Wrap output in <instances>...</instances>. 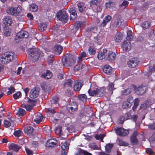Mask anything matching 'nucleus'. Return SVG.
<instances>
[{
    "mask_svg": "<svg viewBox=\"0 0 155 155\" xmlns=\"http://www.w3.org/2000/svg\"><path fill=\"white\" fill-rule=\"evenodd\" d=\"M6 12L8 14L16 17L19 20L24 16L21 7L19 6L17 8L9 7L6 10Z\"/></svg>",
    "mask_w": 155,
    "mask_h": 155,
    "instance_id": "nucleus-1",
    "label": "nucleus"
},
{
    "mask_svg": "<svg viewBox=\"0 0 155 155\" xmlns=\"http://www.w3.org/2000/svg\"><path fill=\"white\" fill-rule=\"evenodd\" d=\"M16 57L15 54L12 52H6L1 57L0 61L2 64H5L12 61Z\"/></svg>",
    "mask_w": 155,
    "mask_h": 155,
    "instance_id": "nucleus-2",
    "label": "nucleus"
},
{
    "mask_svg": "<svg viewBox=\"0 0 155 155\" xmlns=\"http://www.w3.org/2000/svg\"><path fill=\"white\" fill-rule=\"evenodd\" d=\"M27 53L31 57V60L32 62H34L37 61L40 56V52L36 48H29Z\"/></svg>",
    "mask_w": 155,
    "mask_h": 155,
    "instance_id": "nucleus-3",
    "label": "nucleus"
},
{
    "mask_svg": "<svg viewBox=\"0 0 155 155\" xmlns=\"http://www.w3.org/2000/svg\"><path fill=\"white\" fill-rule=\"evenodd\" d=\"M89 95L91 96L101 97L104 95L105 92L103 88H96L92 91L89 89L88 91Z\"/></svg>",
    "mask_w": 155,
    "mask_h": 155,
    "instance_id": "nucleus-4",
    "label": "nucleus"
},
{
    "mask_svg": "<svg viewBox=\"0 0 155 155\" xmlns=\"http://www.w3.org/2000/svg\"><path fill=\"white\" fill-rule=\"evenodd\" d=\"M73 55H68L64 56L62 59L61 61L64 66H72L74 64V61L73 58Z\"/></svg>",
    "mask_w": 155,
    "mask_h": 155,
    "instance_id": "nucleus-5",
    "label": "nucleus"
},
{
    "mask_svg": "<svg viewBox=\"0 0 155 155\" xmlns=\"http://www.w3.org/2000/svg\"><path fill=\"white\" fill-rule=\"evenodd\" d=\"M102 0H92L90 2L91 6L94 12H98L101 11L102 8L100 3Z\"/></svg>",
    "mask_w": 155,
    "mask_h": 155,
    "instance_id": "nucleus-6",
    "label": "nucleus"
},
{
    "mask_svg": "<svg viewBox=\"0 0 155 155\" xmlns=\"http://www.w3.org/2000/svg\"><path fill=\"white\" fill-rule=\"evenodd\" d=\"M57 18L63 23L67 22L68 19V14L64 10H60L56 14Z\"/></svg>",
    "mask_w": 155,
    "mask_h": 155,
    "instance_id": "nucleus-7",
    "label": "nucleus"
},
{
    "mask_svg": "<svg viewBox=\"0 0 155 155\" xmlns=\"http://www.w3.org/2000/svg\"><path fill=\"white\" fill-rule=\"evenodd\" d=\"M29 36L28 32L26 31H21L19 32L16 35L15 39L16 42H19V38L21 39L23 38H27Z\"/></svg>",
    "mask_w": 155,
    "mask_h": 155,
    "instance_id": "nucleus-8",
    "label": "nucleus"
},
{
    "mask_svg": "<svg viewBox=\"0 0 155 155\" xmlns=\"http://www.w3.org/2000/svg\"><path fill=\"white\" fill-rule=\"evenodd\" d=\"M139 63V61L137 58H132L127 61V64L128 67L130 68H134Z\"/></svg>",
    "mask_w": 155,
    "mask_h": 155,
    "instance_id": "nucleus-9",
    "label": "nucleus"
},
{
    "mask_svg": "<svg viewBox=\"0 0 155 155\" xmlns=\"http://www.w3.org/2000/svg\"><path fill=\"white\" fill-rule=\"evenodd\" d=\"M74 83V81L71 79H68L66 80L63 84L64 87L67 90L68 93H69L70 90L72 88V85Z\"/></svg>",
    "mask_w": 155,
    "mask_h": 155,
    "instance_id": "nucleus-10",
    "label": "nucleus"
},
{
    "mask_svg": "<svg viewBox=\"0 0 155 155\" xmlns=\"http://www.w3.org/2000/svg\"><path fill=\"white\" fill-rule=\"evenodd\" d=\"M116 133L120 136H124L128 134L129 131L121 127H117L116 130Z\"/></svg>",
    "mask_w": 155,
    "mask_h": 155,
    "instance_id": "nucleus-11",
    "label": "nucleus"
},
{
    "mask_svg": "<svg viewBox=\"0 0 155 155\" xmlns=\"http://www.w3.org/2000/svg\"><path fill=\"white\" fill-rule=\"evenodd\" d=\"M58 142L56 139H50L48 140L46 146L48 147H54L57 146Z\"/></svg>",
    "mask_w": 155,
    "mask_h": 155,
    "instance_id": "nucleus-12",
    "label": "nucleus"
},
{
    "mask_svg": "<svg viewBox=\"0 0 155 155\" xmlns=\"http://www.w3.org/2000/svg\"><path fill=\"white\" fill-rule=\"evenodd\" d=\"M39 88L37 87H34L31 91L30 97L32 98H35L38 96L39 94Z\"/></svg>",
    "mask_w": 155,
    "mask_h": 155,
    "instance_id": "nucleus-13",
    "label": "nucleus"
},
{
    "mask_svg": "<svg viewBox=\"0 0 155 155\" xmlns=\"http://www.w3.org/2000/svg\"><path fill=\"white\" fill-rule=\"evenodd\" d=\"M116 58L115 53L110 51H108L106 54V59L110 61H114Z\"/></svg>",
    "mask_w": 155,
    "mask_h": 155,
    "instance_id": "nucleus-14",
    "label": "nucleus"
},
{
    "mask_svg": "<svg viewBox=\"0 0 155 155\" xmlns=\"http://www.w3.org/2000/svg\"><path fill=\"white\" fill-rule=\"evenodd\" d=\"M138 135V132L137 131H134L131 137L130 141L132 145H136L138 144V141L136 137Z\"/></svg>",
    "mask_w": 155,
    "mask_h": 155,
    "instance_id": "nucleus-15",
    "label": "nucleus"
},
{
    "mask_svg": "<svg viewBox=\"0 0 155 155\" xmlns=\"http://www.w3.org/2000/svg\"><path fill=\"white\" fill-rule=\"evenodd\" d=\"M147 89L146 86L141 85L138 87L136 89L137 93L139 95L143 94Z\"/></svg>",
    "mask_w": 155,
    "mask_h": 155,
    "instance_id": "nucleus-16",
    "label": "nucleus"
},
{
    "mask_svg": "<svg viewBox=\"0 0 155 155\" xmlns=\"http://www.w3.org/2000/svg\"><path fill=\"white\" fill-rule=\"evenodd\" d=\"M70 14V20H74L77 17V12L75 9L73 8H70L69 10Z\"/></svg>",
    "mask_w": 155,
    "mask_h": 155,
    "instance_id": "nucleus-17",
    "label": "nucleus"
},
{
    "mask_svg": "<svg viewBox=\"0 0 155 155\" xmlns=\"http://www.w3.org/2000/svg\"><path fill=\"white\" fill-rule=\"evenodd\" d=\"M12 22V19L9 16H6L5 17L4 19L3 20V24L6 27L10 26Z\"/></svg>",
    "mask_w": 155,
    "mask_h": 155,
    "instance_id": "nucleus-18",
    "label": "nucleus"
},
{
    "mask_svg": "<svg viewBox=\"0 0 155 155\" xmlns=\"http://www.w3.org/2000/svg\"><path fill=\"white\" fill-rule=\"evenodd\" d=\"M111 18V17L110 15L106 16L101 24V27H105L107 24L110 22Z\"/></svg>",
    "mask_w": 155,
    "mask_h": 155,
    "instance_id": "nucleus-19",
    "label": "nucleus"
},
{
    "mask_svg": "<svg viewBox=\"0 0 155 155\" xmlns=\"http://www.w3.org/2000/svg\"><path fill=\"white\" fill-rule=\"evenodd\" d=\"M34 121L37 124H39L41 122L42 120L43 115L41 113H40L35 114Z\"/></svg>",
    "mask_w": 155,
    "mask_h": 155,
    "instance_id": "nucleus-20",
    "label": "nucleus"
},
{
    "mask_svg": "<svg viewBox=\"0 0 155 155\" xmlns=\"http://www.w3.org/2000/svg\"><path fill=\"white\" fill-rule=\"evenodd\" d=\"M63 47L60 45H56L54 48V51L55 54H60L62 52Z\"/></svg>",
    "mask_w": 155,
    "mask_h": 155,
    "instance_id": "nucleus-21",
    "label": "nucleus"
},
{
    "mask_svg": "<svg viewBox=\"0 0 155 155\" xmlns=\"http://www.w3.org/2000/svg\"><path fill=\"white\" fill-rule=\"evenodd\" d=\"M33 128L31 126H28L24 129V132L25 134L28 135H32L33 134Z\"/></svg>",
    "mask_w": 155,
    "mask_h": 155,
    "instance_id": "nucleus-22",
    "label": "nucleus"
},
{
    "mask_svg": "<svg viewBox=\"0 0 155 155\" xmlns=\"http://www.w3.org/2000/svg\"><path fill=\"white\" fill-rule=\"evenodd\" d=\"M86 24L87 22L85 21H77L74 24V27L75 29L76 30H78L82 26L84 25H86Z\"/></svg>",
    "mask_w": 155,
    "mask_h": 155,
    "instance_id": "nucleus-23",
    "label": "nucleus"
},
{
    "mask_svg": "<svg viewBox=\"0 0 155 155\" xmlns=\"http://www.w3.org/2000/svg\"><path fill=\"white\" fill-rule=\"evenodd\" d=\"M61 148L62 150V152L65 153H67L69 147L68 145V143L66 141L63 142H61Z\"/></svg>",
    "mask_w": 155,
    "mask_h": 155,
    "instance_id": "nucleus-24",
    "label": "nucleus"
},
{
    "mask_svg": "<svg viewBox=\"0 0 155 155\" xmlns=\"http://www.w3.org/2000/svg\"><path fill=\"white\" fill-rule=\"evenodd\" d=\"M107 51V50L106 49H104L103 52L100 53H99L97 55V58L99 60H102L106 58V54Z\"/></svg>",
    "mask_w": 155,
    "mask_h": 155,
    "instance_id": "nucleus-25",
    "label": "nucleus"
},
{
    "mask_svg": "<svg viewBox=\"0 0 155 155\" xmlns=\"http://www.w3.org/2000/svg\"><path fill=\"white\" fill-rule=\"evenodd\" d=\"M103 71L107 74H111L112 72V68L109 65H106L104 66L103 69Z\"/></svg>",
    "mask_w": 155,
    "mask_h": 155,
    "instance_id": "nucleus-26",
    "label": "nucleus"
},
{
    "mask_svg": "<svg viewBox=\"0 0 155 155\" xmlns=\"http://www.w3.org/2000/svg\"><path fill=\"white\" fill-rule=\"evenodd\" d=\"M20 147L19 146L15 143H12L10 144L9 147V148L10 149L16 152H18L20 149Z\"/></svg>",
    "mask_w": 155,
    "mask_h": 155,
    "instance_id": "nucleus-27",
    "label": "nucleus"
},
{
    "mask_svg": "<svg viewBox=\"0 0 155 155\" xmlns=\"http://www.w3.org/2000/svg\"><path fill=\"white\" fill-rule=\"evenodd\" d=\"M131 43L130 42H127L126 41H124L123 42L122 47L123 50L124 51H127L129 48H131Z\"/></svg>",
    "mask_w": 155,
    "mask_h": 155,
    "instance_id": "nucleus-28",
    "label": "nucleus"
},
{
    "mask_svg": "<svg viewBox=\"0 0 155 155\" xmlns=\"http://www.w3.org/2000/svg\"><path fill=\"white\" fill-rule=\"evenodd\" d=\"M77 6L78 10L80 12H83L86 9V7L84 6V4L83 2L78 3Z\"/></svg>",
    "mask_w": 155,
    "mask_h": 155,
    "instance_id": "nucleus-29",
    "label": "nucleus"
},
{
    "mask_svg": "<svg viewBox=\"0 0 155 155\" xmlns=\"http://www.w3.org/2000/svg\"><path fill=\"white\" fill-rule=\"evenodd\" d=\"M13 122L14 121L12 119V117L9 119L8 120H5L4 122V126L6 128H8L11 126V123Z\"/></svg>",
    "mask_w": 155,
    "mask_h": 155,
    "instance_id": "nucleus-30",
    "label": "nucleus"
},
{
    "mask_svg": "<svg viewBox=\"0 0 155 155\" xmlns=\"http://www.w3.org/2000/svg\"><path fill=\"white\" fill-rule=\"evenodd\" d=\"M115 3L110 0L108 2H106L105 5V6L106 8L110 9L112 8L115 6Z\"/></svg>",
    "mask_w": 155,
    "mask_h": 155,
    "instance_id": "nucleus-31",
    "label": "nucleus"
},
{
    "mask_svg": "<svg viewBox=\"0 0 155 155\" xmlns=\"http://www.w3.org/2000/svg\"><path fill=\"white\" fill-rule=\"evenodd\" d=\"M123 38V34L121 32H118L115 35L114 40L117 42L121 41Z\"/></svg>",
    "mask_w": 155,
    "mask_h": 155,
    "instance_id": "nucleus-32",
    "label": "nucleus"
},
{
    "mask_svg": "<svg viewBox=\"0 0 155 155\" xmlns=\"http://www.w3.org/2000/svg\"><path fill=\"white\" fill-rule=\"evenodd\" d=\"M40 86L42 89L45 92H47L49 90V88L48 86L46 83L44 82L41 83L40 84Z\"/></svg>",
    "mask_w": 155,
    "mask_h": 155,
    "instance_id": "nucleus-33",
    "label": "nucleus"
},
{
    "mask_svg": "<svg viewBox=\"0 0 155 155\" xmlns=\"http://www.w3.org/2000/svg\"><path fill=\"white\" fill-rule=\"evenodd\" d=\"M41 76L44 78L48 79L51 77L52 74L50 71L47 70L46 73L42 74Z\"/></svg>",
    "mask_w": 155,
    "mask_h": 155,
    "instance_id": "nucleus-34",
    "label": "nucleus"
},
{
    "mask_svg": "<svg viewBox=\"0 0 155 155\" xmlns=\"http://www.w3.org/2000/svg\"><path fill=\"white\" fill-rule=\"evenodd\" d=\"M78 98L83 103L86 102L87 100V96L85 94H81L78 96Z\"/></svg>",
    "mask_w": 155,
    "mask_h": 155,
    "instance_id": "nucleus-35",
    "label": "nucleus"
},
{
    "mask_svg": "<svg viewBox=\"0 0 155 155\" xmlns=\"http://www.w3.org/2000/svg\"><path fill=\"white\" fill-rule=\"evenodd\" d=\"M82 86L80 82H77L75 83V84L74 85V91H79L81 87Z\"/></svg>",
    "mask_w": 155,
    "mask_h": 155,
    "instance_id": "nucleus-36",
    "label": "nucleus"
},
{
    "mask_svg": "<svg viewBox=\"0 0 155 155\" xmlns=\"http://www.w3.org/2000/svg\"><path fill=\"white\" fill-rule=\"evenodd\" d=\"M38 9V6L35 4H32L30 5V10L32 12H36L37 11Z\"/></svg>",
    "mask_w": 155,
    "mask_h": 155,
    "instance_id": "nucleus-37",
    "label": "nucleus"
},
{
    "mask_svg": "<svg viewBox=\"0 0 155 155\" xmlns=\"http://www.w3.org/2000/svg\"><path fill=\"white\" fill-rule=\"evenodd\" d=\"M87 31L89 33H97V28L95 27L88 28L87 29Z\"/></svg>",
    "mask_w": 155,
    "mask_h": 155,
    "instance_id": "nucleus-38",
    "label": "nucleus"
},
{
    "mask_svg": "<svg viewBox=\"0 0 155 155\" xmlns=\"http://www.w3.org/2000/svg\"><path fill=\"white\" fill-rule=\"evenodd\" d=\"M121 19V18L120 15H118L117 17V18L115 21L117 27H119L121 25L122 21Z\"/></svg>",
    "mask_w": 155,
    "mask_h": 155,
    "instance_id": "nucleus-39",
    "label": "nucleus"
},
{
    "mask_svg": "<svg viewBox=\"0 0 155 155\" xmlns=\"http://www.w3.org/2000/svg\"><path fill=\"white\" fill-rule=\"evenodd\" d=\"M113 146L114 145L112 143H108L107 144L105 147V150L106 152L107 153H110Z\"/></svg>",
    "mask_w": 155,
    "mask_h": 155,
    "instance_id": "nucleus-40",
    "label": "nucleus"
},
{
    "mask_svg": "<svg viewBox=\"0 0 155 155\" xmlns=\"http://www.w3.org/2000/svg\"><path fill=\"white\" fill-rule=\"evenodd\" d=\"M66 108L69 113L71 114H74L75 113V111L77 110L67 105Z\"/></svg>",
    "mask_w": 155,
    "mask_h": 155,
    "instance_id": "nucleus-41",
    "label": "nucleus"
},
{
    "mask_svg": "<svg viewBox=\"0 0 155 155\" xmlns=\"http://www.w3.org/2000/svg\"><path fill=\"white\" fill-rule=\"evenodd\" d=\"M47 27V24L45 23H41L39 26V29L41 31H42L45 30Z\"/></svg>",
    "mask_w": 155,
    "mask_h": 155,
    "instance_id": "nucleus-42",
    "label": "nucleus"
},
{
    "mask_svg": "<svg viewBox=\"0 0 155 155\" xmlns=\"http://www.w3.org/2000/svg\"><path fill=\"white\" fill-rule=\"evenodd\" d=\"M67 105L77 109H78V105L77 103L75 102H71Z\"/></svg>",
    "mask_w": 155,
    "mask_h": 155,
    "instance_id": "nucleus-43",
    "label": "nucleus"
},
{
    "mask_svg": "<svg viewBox=\"0 0 155 155\" xmlns=\"http://www.w3.org/2000/svg\"><path fill=\"white\" fill-rule=\"evenodd\" d=\"M133 37L132 31L131 30H128L127 32V40L129 41H130L133 38Z\"/></svg>",
    "mask_w": 155,
    "mask_h": 155,
    "instance_id": "nucleus-44",
    "label": "nucleus"
},
{
    "mask_svg": "<svg viewBox=\"0 0 155 155\" xmlns=\"http://www.w3.org/2000/svg\"><path fill=\"white\" fill-rule=\"evenodd\" d=\"M58 99L59 98L57 96L54 97L51 101V104H55L56 105V107L57 106H58L59 103L58 101Z\"/></svg>",
    "mask_w": 155,
    "mask_h": 155,
    "instance_id": "nucleus-45",
    "label": "nucleus"
},
{
    "mask_svg": "<svg viewBox=\"0 0 155 155\" xmlns=\"http://www.w3.org/2000/svg\"><path fill=\"white\" fill-rule=\"evenodd\" d=\"M23 134L22 131L20 130H17L14 131L13 134L15 137H19Z\"/></svg>",
    "mask_w": 155,
    "mask_h": 155,
    "instance_id": "nucleus-46",
    "label": "nucleus"
},
{
    "mask_svg": "<svg viewBox=\"0 0 155 155\" xmlns=\"http://www.w3.org/2000/svg\"><path fill=\"white\" fill-rule=\"evenodd\" d=\"M62 127L61 126H58L56 127L55 130V133L57 135H59L60 136H62Z\"/></svg>",
    "mask_w": 155,
    "mask_h": 155,
    "instance_id": "nucleus-47",
    "label": "nucleus"
},
{
    "mask_svg": "<svg viewBox=\"0 0 155 155\" xmlns=\"http://www.w3.org/2000/svg\"><path fill=\"white\" fill-rule=\"evenodd\" d=\"M131 92V89L130 88H128L124 89L122 91V94L123 95H127L130 94Z\"/></svg>",
    "mask_w": 155,
    "mask_h": 155,
    "instance_id": "nucleus-48",
    "label": "nucleus"
},
{
    "mask_svg": "<svg viewBox=\"0 0 155 155\" xmlns=\"http://www.w3.org/2000/svg\"><path fill=\"white\" fill-rule=\"evenodd\" d=\"M139 102V100L138 98H135L134 101V104L133 107V109L134 110H135L138 105Z\"/></svg>",
    "mask_w": 155,
    "mask_h": 155,
    "instance_id": "nucleus-49",
    "label": "nucleus"
},
{
    "mask_svg": "<svg viewBox=\"0 0 155 155\" xmlns=\"http://www.w3.org/2000/svg\"><path fill=\"white\" fill-rule=\"evenodd\" d=\"M8 90L9 91H8L7 93V95H8L12 94L15 91V88L12 87V86H11L8 87Z\"/></svg>",
    "mask_w": 155,
    "mask_h": 155,
    "instance_id": "nucleus-50",
    "label": "nucleus"
},
{
    "mask_svg": "<svg viewBox=\"0 0 155 155\" xmlns=\"http://www.w3.org/2000/svg\"><path fill=\"white\" fill-rule=\"evenodd\" d=\"M118 143L120 146H127L129 144L128 143L121 140H118Z\"/></svg>",
    "mask_w": 155,
    "mask_h": 155,
    "instance_id": "nucleus-51",
    "label": "nucleus"
},
{
    "mask_svg": "<svg viewBox=\"0 0 155 155\" xmlns=\"http://www.w3.org/2000/svg\"><path fill=\"white\" fill-rule=\"evenodd\" d=\"M141 26L143 29H146L149 28L150 25L147 21H145L142 24Z\"/></svg>",
    "mask_w": 155,
    "mask_h": 155,
    "instance_id": "nucleus-52",
    "label": "nucleus"
},
{
    "mask_svg": "<svg viewBox=\"0 0 155 155\" xmlns=\"http://www.w3.org/2000/svg\"><path fill=\"white\" fill-rule=\"evenodd\" d=\"M27 98L28 99V102L29 103L31 104V105H32L33 107L37 103V101L36 100L31 99L30 98L28 97Z\"/></svg>",
    "mask_w": 155,
    "mask_h": 155,
    "instance_id": "nucleus-53",
    "label": "nucleus"
},
{
    "mask_svg": "<svg viewBox=\"0 0 155 155\" xmlns=\"http://www.w3.org/2000/svg\"><path fill=\"white\" fill-rule=\"evenodd\" d=\"M21 93L20 92H18L13 95V97L15 99H17L19 98V97L21 96Z\"/></svg>",
    "mask_w": 155,
    "mask_h": 155,
    "instance_id": "nucleus-54",
    "label": "nucleus"
},
{
    "mask_svg": "<svg viewBox=\"0 0 155 155\" xmlns=\"http://www.w3.org/2000/svg\"><path fill=\"white\" fill-rule=\"evenodd\" d=\"M114 86V84L112 83H110L107 86V89L110 91H111L113 90Z\"/></svg>",
    "mask_w": 155,
    "mask_h": 155,
    "instance_id": "nucleus-55",
    "label": "nucleus"
},
{
    "mask_svg": "<svg viewBox=\"0 0 155 155\" xmlns=\"http://www.w3.org/2000/svg\"><path fill=\"white\" fill-rule=\"evenodd\" d=\"M18 113L20 116H23L25 114L26 111L22 108H20L19 109Z\"/></svg>",
    "mask_w": 155,
    "mask_h": 155,
    "instance_id": "nucleus-56",
    "label": "nucleus"
},
{
    "mask_svg": "<svg viewBox=\"0 0 155 155\" xmlns=\"http://www.w3.org/2000/svg\"><path fill=\"white\" fill-rule=\"evenodd\" d=\"M146 152L150 155H152L154 153L153 150L150 148H146Z\"/></svg>",
    "mask_w": 155,
    "mask_h": 155,
    "instance_id": "nucleus-57",
    "label": "nucleus"
},
{
    "mask_svg": "<svg viewBox=\"0 0 155 155\" xmlns=\"http://www.w3.org/2000/svg\"><path fill=\"white\" fill-rule=\"evenodd\" d=\"M64 39V38H62L61 35H57L56 36L55 40H57V41L59 42H62Z\"/></svg>",
    "mask_w": 155,
    "mask_h": 155,
    "instance_id": "nucleus-58",
    "label": "nucleus"
},
{
    "mask_svg": "<svg viewBox=\"0 0 155 155\" xmlns=\"http://www.w3.org/2000/svg\"><path fill=\"white\" fill-rule=\"evenodd\" d=\"M127 120L125 116L122 115L119 118V122L121 124H123L124 122Z\"/></svg>",
    "mask_w": 155,
    "mask_h": 155,
    "instance_id": "nucleus-59",
    "label": "nucleus"
},
{
    "mask_svg": "<svg viewBox=\"0 0 155 155\" xmlns=\"http://www.w3.org/2000/svg\"><path fill=\"white\" fill-rule=\"evenodd\" d=\"M88 51L90 54H95V51L93 48L90 47L88 49Z\"/></svg>",
    "mask_w": 155,
    "mask_h": 155,
    "instance_id": "nucleus-60",
    "label": "nucleus"
},
{
    "mask_svg": "<svg viewBox=\"0 0 155 155\" xmlns=\"http://www.w3.org/2000/svg\"><path fill=\"white\" fill-rule=\"evenodd\" d=\"M129 4V2L127 1L124 0L123 2L120 5L121 7L124 6L125 7H126Z\"/></svg>",
    "mask_w": 155,
    "mask_h": 155,
    "instance_id": "nucleus-61",
    "label": "nucleus"
},
{
    "mask_svg": "<svg viewBox=\"0 0 155 155\" xmlns=\"http://www.w3.org/2000/svg\"><path fill=\"white\" fill-rule=\"evenodd\" d=\"M74 70L75 71H77L81 70V65L80 64L76 65L74 67Z\"/></svg>",
    "mask_w": 155,
    "mask_h": 155,
    "instance_id": "nucleus-62",
    "label": "nucleus"
},
{
    "mask_svg": "<svg viewBox=\"0 0 155 155\" xmlns=\"http://www.w3.org/2000/svg\"><path fill=\"white\" fill-rule=\"evenodd\" d=\"M155 72V64L153 65V67L152 68L149 69L148 73L149 74H151L152 72Z\"/></svg>",
    "mask_w": 155,
    "mask_h": 155,
    "instance_id": "nucleus-63",
    "label": "nucleus"
},
{
    "mask_svg": "<svg viewBox=\"0 0 155 155\" xmlns=\"http://www.w3.org/2000/svg\"><path fill=\"white\" fill-rule=\"evenodd\" d=\"M26 153L28 155H32L33 154V152L32 150L28 149V148L25 149Z\"/></svg>",
    "mask_w": 155,
    "mask_h": 155,
    "instance_id": "nucleus-64",
    "label": "nucleus"
}]
</instances>
